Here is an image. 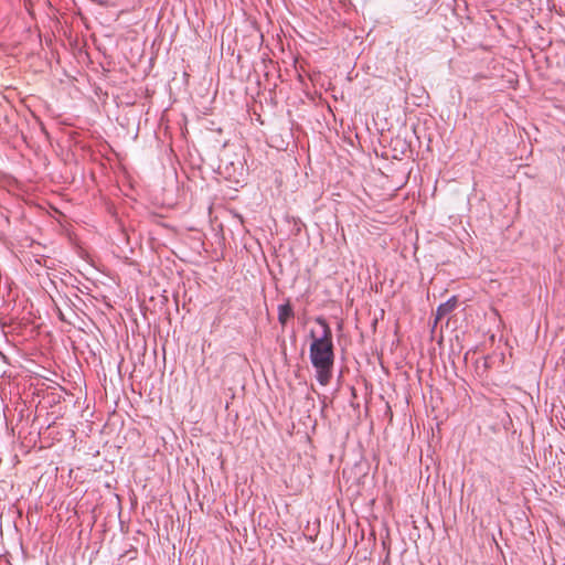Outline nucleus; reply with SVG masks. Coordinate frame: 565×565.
<instances>
[{"label":"nucleus","instance_id":"obj_2","mask_svg":"<svg viewBox=\"0 0 565 565\" xmlns=\"http://www.w3.org/2000/svg\"><path fill=\"white\" fill-rule=\"evenodd\" d=\"M457 306H458V297L457 296H452L446 302L440 303L436 310L434 327L437 326L439 320H441L447 315L451 313L457 308Z\"/></svg>","mask_w":565,"mask_h":565},{"label":"nucleus","instance_id":"obj_1","mask_svg":"<svg viewBox=\"0 0 565 565\" xmlns=\"http://www.w3.org/2000/svg\"><path fill=\"white\" fill-rule=\"evenodd\" d=\"M316 322L322 327V334L316 337L315 332H310L312 339L309 349V358L316 370L317 381L326 386L332 379L334 365V345L332 341V330L328 321L323 317H317Z\"/></svg>","mask_w":565,"mask_h":565},{"label":"nucleus","instance_id":"obj_5","mask_svg":"<svg viewBox=\"0 0 565 565\" xmlns=\"http://www.w3.org/2000/svg\"><path fill=\"white\" fill-rule=\"evenodd\" d=\"M488 449H492L493 451L501 450V445L497 441H491L488 445Z\"/></svg>","mask_w":565,"mask_h":565},{"label":"nucleus","instance_id":"obj_7","mask_svg":"<svg viewBox=\"0 0 565 565\" xmlns=\"http://www.w3.org/2000/svg\"><path fill=\"white\" fill-rule=\"evenodd\" d=\"M57 311H58V318L62 320V321H67L65 316L63 315V312L61 311V309L57 308Z\"/></svg>","mask_w":565,"mask_h":565},{"label":"nucleus","instance_id":"obj_4","mask_svg":"<svg viewBox=\"0 0 565 565\" xmlns=\"http://www.w3.org/2000/svg\"><path fill=\"white\" fill-rule=\"evenodd\" d=\"M490 467L487 471L489 479H493L497 482H501L503 479V471L504 469L500 463H495L493 461L489 462Z\"/></svg>","mask_w":565,"mask_h":565},{"label":"nucleus","instance_id":"obj_3","mask_svg":"<svg viewBox=\"0 0 565 565\" xmlns=\"http://www.w3.org/2000/svg\"><path fill=\"white\" fill-rule=\"evenodd\" d=\"M294 317L295 311L289 299H287L285 303L278 306V322L282 328H285Z\"/></svg>","mask_w":565,"mask_h":565},{"label":"nucleus","instance_id":"obj_6","mask_svg":"<svg viewBox=\"0 0 565 565\" xmlns=\"http://www.w3.org/2000/svg\"><path fill=\"white\" fill-rule=\"evenodd\" d=\"M300 225H301V222H299V223H298V222H296V223H295V227H294V230H292V231H294V233H295L296 235H298V234L300 233V231H301Z\"/></svg>","mask_w":565,"mask_h":565}]
</instances>
